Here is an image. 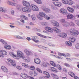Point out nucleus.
Returning <instances> with one entry per match:
<instances>
[{"label":"nucleus","instance_id":"473e14b6","mask_svg":"<svg viewBox=\"0 0 79 79\" xmlns=\"http://www.w3.org/2000/svg\"><path fill=\"white\" fill-rule=\"evenodd\" d=\"M51 69L52 70V71L54 73H56L58 72L57 70H56V69L54 67L52 68Z\"/></svg>","mask_w":79,"mask_h":79},{"label":"nucleus","instance_id":"6ab92c4d","mask_svg":"<svg viewBox=\"0 0 79 79\" xmlns=\"http://www.w3.org/2000/svg\"><path fill=\"white\" fill-rule=\"evenodd\" d=\"M43 73L45 75L47 76L46 77H47V78H49V77H50V74H49V73H48L47 72L44 71Z\"/></svg>","mask_w":79,"mask_h":79},{"label":"nucleus","instance_id":"5701e85b","mask_svg":"<svg viewBox=\"0 0 79 79\" xmlns=\"http://www.w3.org/2000/svg\"><path fill=\"white\" fill-rule=\"evenodd\" d=\"M67 9L70 13H73L74 12V9L73 8L70 7H67Z\"/></svg>","mask_w":79,"mask_h":79},{"label":"nucleus","instance_id":"9b49d317","mask_svg":"<svg viewBox=\"0 0 79 79\" xmlns=\"http://www.w3.org/2000/svg\"><path fill=\"white\" fill-rule=\"evenodd\" d=\"M1 69L4 73H7L8 72V69H7V68L5 67L4 66H2Z\"/></svg>","mask_w":79,"mask_h":79},{"label":"nucleus","instance_id":"72a5a7b5","mask_svg":"<svg viewBox=\"0 0 79 79\" xmlns=\"http://www.w3.org/2000/svg\"><path fill=\"white\" fill-rule=\"evenodd\" d=\"M62 2L63 3L68 4L69 3L68 0H62Z\"/></svg>","mask_w":79,"mask_h":79},{"label":"nucleus","instance_id":"7ed1b4c3","mask_svg":"<svg viewBox=\"0 0 79 79\" xmlns=\"http://www.w3.org/2000/svg\"><path fill=\"white\" fill-rule=\"evenodd\" d=\"M70 33L75 37L79 35V31L74 28H72L70 30Z\"/></svg>","mask_w":79,"mask_h":79},{"label":"nucleus","instance_id":"20e7f679","mask_svg":"<svg viewBox=\"0 0 79 79\" xmlns=\"http://www.w3.org/2000/svg\"><path fill=\"white\" fill-rule=\"evenodd\" d=\"M17 56L18 57H19L21 58L24 59V53L20 51H17Z\"/></svg>","mask_w":79,"mask_h":79},{"label":"nucleus","instance_id":"cd10ccee","mask_svg":"<svg viewBox=\"0 0 79 79\" xmlns=\"http://www.w3.org/2000/svg\"><path fill=\"white\" fill-rule=\"evenodd\" d=\"M20 17L22 18H23L24 19H25V20H27L28 19V18L26 17V16H25L24 15H21L20 16Z\"/></svg>","mask_w":79,"mask_h":79},{"label":"nucleus","instance_id":"58836bf2","mask_svg":"<svg viewBox=\"0 0 79 79\" xmlns=\"http://www.w3.org/2000/svg\"><path fill=\"white\" fill-rule=\"evenodd\" d=\"M65 20L64 19H62L60 20V22H61L62 25L65 22Z\"/></svg>","mask_w":79,"mask_h":79},{"label":"nucleus","instance_id":"f704fd0d","mask_svg":"<svg viewBox=\"0 0 79 79\" xmlns=\"http://www.w3.org/2000/svg\"><path fill=\"white\" fill-rule=\"evenodd\" d=\"M2 16H3V17H4V18H6V19H8V18H9V16L5 14H4L3 15H2Z\"/></svg>","mask_w":79,"mask_h":79},{"label":"nucleus","instance_id":"de8ad7c7","mask_svg":"<svg viewBox=\"0 0 79 79\" xmlns=\"http://www.w3.org/2000/svg\"><path fill=\"white\" fill-rule=\"evenodd\" d=\"M16 38H17V39H23V37L20 36H16Z\"/></svg>","mask_w":79,"mask_h":79},{"label":"nucleus","instance_id":"49530a36","mask_svg":"<svg viewBox=\"0 0 79 79\" xmlns=\"http://www.w3.org/2000/svg\"><path fill=\"white\" fill-rule=\"evenodd\" d=\"M63 33H60L58 34L57 35L59 37H62Z\"/></svg>","mask_w":79,"mask_h":79},{"label":"nucleus","instance_id":"79ce46f5","mask_svg":"<svg viewBox=\"0 0 79 79\" xmlns=\"http://www.w3.org/2000/svg\"><path fill=\"white\" fill-rule=\"evenodd\" d=\"M75 23L77 26H79V20H77L75 21Z\"/></svg>","mask_w":79,"mask_h":79},{"label":"nucleus","instance_id":"a878e982","mask_svg":"<svg viewBox=\"0 0 79 79\" xmlns=\"http://www.w3.org/2000/svg\"><path fill=\"white\" fill-rule=\"evenodd\" d=\"M25 79L26 78V77H28L29 79H34V78L32 77H31L30 76H28L27 74L25 73Z\"/></svg>","mask_w":79,"mask_h":79},{"label":"nucleus","instance_id":"5fc2aeb1","mask_svg":"<svg viewBox=\"0 0 79 79\" xmlns=\"http://www.w3.org/2000/svg\"><path fill=\"white\" fill-rule=\"evenodd\" d=\"M51 8L54 10H55V6L53 5H52L51 6Z\"/></svg>","mask_w":79,"mask_h":79},{"label":"nucleus","instance_id":"3c124183","mask_svg":"<svg viewBox=\"0 0 79 79\" xmlns=\"http://www.w3.org/2000/svg\"><path fill=\"white\" fill-rule=\"evenodd\" d=\"M35 31L36 32H40V30L36 28H35Z\"/></svg>","mask_w":79,"mask_h":79},{"label":"nucleus","instance_id":"338daca9","mask_svg":"<svg viewBox=\"0 0 79 79\" xmlns=\"http://www.w3.org/2000/svg\"><path fill=\"white\" fill-rule=\"evenodd\" d=\"M46 19L47 20H49V19H50V17H46Z\"/></svg>","mask_w":79,"mask_h":79},{"label":"nucleus","instance_id":"f8f14e48","mask_svg":"<svg viewBox=\"0 0 79 79\" xmlns=\"http://www.w3.org/2000/svg\"><path fill=\"white\" fill-rule=\"evenodd\" d=\"M60 12L63 15H66L67 14V10L64 9H61L60 10Z\"/></svg>","mask_w":79,"mask_h":79},{"label":"nucleus","instance_id":"6e6552de","mask_svg":"<svg viewBox=\"0 0 79 79\" xmlns=\"http://www.w3.org/2000/svg\"><path fill=\"white\" fill-rule=\"evenodd\" d=\"M24 52L26 53V55L27 56H29L30 55H32L33 53L30 51H28L27 49H25L24 50Z\"/></svg>","mask_w":79,"mask_h":79},{"label":"nucleus","instance_id":"8fccbe9b","mask_svg":"<svg viewBox=\"0 0 79 79\" xmlns=\"http://www.w3.org/2000/svg\"><path fill=\"white\" fill-rule=\"evenodd\" d=\"M46 77H44V76H41L40 77V79H45Z\"/></svg>","mask_w":79,"mask_h":79},{"label":"nucleus","instance_id":"a211bd4d","mask_svg":"<svg viewBox=\"0 0 79 79\" xmlns=\"http://www.w3.org/2000/svg\"><path fill=\"white\" fill-rule=\"evenodd\" d=\"M69 41L73 42V43H74L76 41V38L74 37H69Z\"/></svg>","mask_w":79,"mask_h":79},{"label":"nucleus","instance_id":"c03bdc74","mask_svg":"<svg viewBox=\"0 0 79 79\" xmlns=\"http://www.w3.org/2000/svg\"><path fill=\"white\" fill-rule=\"evenodd\" d=\"M57 66L58 67V69H59V70H61V66H60V65L59 64H57Z\"/></svg>","mask_w":79,"mask_h":79},{"label":"nucleus","instance_id":"603ef678","mask_svg":"<svg viewBox=\"0 0 79 79\" xmlns=\"http://www.w3.org/2000/svg\"><path fill=\"white\" fill-rule=\"evenodd\" d=\"M30 69L31 70H35V67L34 66H32L30 67Z\"/></svg>","mask_w":79,"mask_h":79},{"label":"nucleus","instance_id":"9d476101","mask_svg":"<svg viewBox=\"0 0 79 79\" xmlns=\"http://www.w3.org/2000/svg\"><path fill=\"white\" fill-rule=\"evenodd\" d=\"M9 54L11 56L13 57L14 58H15V59H17V60L19 59V58L17 57L16 55H15V54H14V53L13 52H9Z\"/></svg>","mask_w":79,"mask_h":79},{"label":"nucleus","instance_id":"6e6d98bb","mask_svg":"<svg viewBox=\"0 0 79 79\" xmlns=\"http://www.w3.org/2000/svg\"><path fill=\"white\" fill-rule=\"evenodd\" d=\"M31 18L32 19V20L34 21V20L35 19V16H31Z\"/></svg>","mask_w":79,"mask_h":79},{"label":"nucleus","instance_id":"f257e3e1","mask_svg":"<svg viewBox=\"0 0 79 79\" xmlns=\"http://www.w3.org/2000/svg\"><path fill=\"white\" fill-rule=\"evenodd\" d=\"M45 30H46V31H47L48 32H51V33H52V32H53V31L57 33V34L61 32V31L56 27H53V29L50 27H45Z\"/></svg>","mask_w":79,"mask_h":79},{"label":"nucleus","instance_id":"680f3d73","mask_svg":"<svg viewBox=\"0 0 79 79\" xmlns=\"http://www.w3.org/2000/svg\"><path fill=\"white\" fill-rule=\"evenodd\" d=\"M16 68H17V69H19V70H21V68L20 66H17L16 67Z\"/></svg>","mask_w":79,"mask_h":79},{"label":"nucleus","instance_id":"7c9ffc66","mask_svg":"<svg viewBox=\"0 0 79 79\" xmlns=\"http://www.w3.org/2000/svg\"><path fill=\"white\" fill-rule=\"evenodd\" d=\"M38 4H41L42 1L40 0H34Z\"/></svg>","mask_w":79,"mask_h":79},{"label":"nucleus","instance_id":"e433bc0d","mask_svg":"<svg viewBox=\"0 0 79 79\" xmlns=\"http://www.w3.org/2000/svg\"><path fill=\"white\" fill-rule=\"evenodd\" d=\"M41 24L43 25V26H47L48 24V23L46 22H42L41 23Z\"/></svg>","mask_w":79,"mask_h":79},{"label":"nucleus","instance_id":"052dcab7","mask_svg":"<svg viewBox=\"0 0 79 79\" xmlns=\"http://www.w3.org/2000/svg\"><path fill=\"white\" fill-rule=\"evenodd\" d=\"M59 26V23H58V22H56V24H54V26H57V27H58V26Z\"/></svg>","mask_w":79,"mask_h":79},{"label":"nucleus","instance_id":"4be33fe9","mask_svg":"<svg viewBox=\"0 0 79 79\" xmlns=\"http://www.w3.org/2000/svg\"><path fill=\"white\" fill-rule=\"evenodd\" d=\"M43 10L44 11H45L46 13H50V12H51L50 10L46 8H43Z\"/></svg>","mask_w":79,"mask_h":79},{"label":"nucleus","instance_id":"69168bd1","mask_svg":"<svg viewBox=\"0 0 79 79\" xmlns=\"http://www.w3.org/2000/svg\"><path fill=\"white\" fill-rule=\"evenodd\" d=\"M26 39L27 40H28V41H29L31 40V38L29 37L27 38Z\"/></svg>","mask_w":79,"mask_h":79},{"label":"nucleus","instance_id":"423d86ee","mask_svg":"<svg viewBox=\"0 0 79 79\" xmlns=\"http://www.w3.org/2000/svg\"><path fill=\"white\" fill-rule=\"evenodd\" d=\"M30 8L33 11H39V8H38L37 6L34 4L31 5Z\"/></svg>","mask_w":79,"mask_h":79},{"label":"nucleus","instance_id":"0e129e2a","mask_svg":"<svg viewBox=\"0 0 79 79\" xmlns=\"http://www.w3.org/2000/svg\"><path fill=\"white\" fill-rule=\"evenodd\" d=\"M2 44L4 45H6V44H7V43H6V42H5V40H4V41H3L2 43Z\"/></svg>","mask_w":79,"mask_h":79},{"label":"nucleus","instance_id":"4c0bfd02","mask_svg":"<svg viewBox=\"0 0 79 79\" xmlns=\"http://www.w3.org/2000/svg\"><path fill=\"white\" fill-rule=\"evenodd\" d=\"M67 36V34L66 33H62V38H64Z\"/></svg>","mask_w":79,"mask_h":79},{"label":"nucleus","instance_id":"c756f323","mask_svg":"<svg viewBox=\"0 0 79 79\" xmlns=\"http://www.w3.org/2000/svg\"><path fill=\"white\" fill-rule=\"evenodd\" d=\"M50 63L52 66H54V67H56V64H55L54 62L53 61H50Z\"/></svg>","mask_w":79,"mask_h":79},{"label":"nucleus","instance_id":"c85d7f7f","mask_svg":"<svg viewBox=\"0 0 79 79\" xmlns=\"http://www.w3.org/2000/svg\"><path fill=\"white\" fill-rule=\"evenodd\" d=\"M69 26H75V24L73 22H70L69 23Z\"/></svg>","mask_w":79,"mask_h":79},{"label":"nucleus","instance_id":"864d4df0","mask_svg":"<svg viewBox=\"0 0 79 79\" xmlns=\"http://www.w3.org/2000/svg\"><path fill=\"white\" fill-rule=\"evenodd\" d=\"M4 48H5V49H6V50H8V45H5L4 46Z\"/></svg>","mask_w":79,"mask_h":79},{"label":"nucleus","instance_id":"f03ea898","mask_svg":"<svg viewBox=\"0 0 79 79\" xmlns=\"http://www.w3.org/2000/svg\"><path fill=\"white\" fill-rule=\"evenodd\" d=\"M7 2L8 4H9L10 5H11L12 6H17V10H19V11H21V8H22V6L21 5L18 4H17L13 2L10 1L8 0L7 1Z\"/></svg>","mask_w":79,"mask_h":79},{"label":"nucleus","instance_id":"1a4fd4ad","mask_svg":"<svg viewBox=\"0 0 79 79\" xmlns=\"http://www.w3.org/2000/svg\"><path fill=\"white\" fill-rule=\"evenodd\" d=\"M22 3L24 6H27V7H29L30 6V4L26 1H22Z\"/></svg>","mask_w":79,"mask_h":79},{"label":"nucleus","instance_id":"b1692460","mask_svg":"<svg viewBox=\"0 0 79 79\" xmlns=\"http://www.w3.org/2000/svg\"><path fill=\"white\" fill-rule=\"evenodd\" d=\"M51 75L52 77H53L54 78V79H59V77H58V76H57V75H56V74L52 73Z\"/></svg>","mask_w":79,"mask_h":79},{"label":"nucleus","instance_id":"09e8293b","mask_svg":"<svg viewBox=\"0 0 79 79\" xmlns=\"http://www.w3.org/2000/svg\"><path fill=\"white\" fill-rule=\"evenodd\" d=\"M34 72V71H31L30 72V74L31 75V76H33Z\"/></svg>","mask_w":79,"mask_h":79},{"label":"nucleus","instance_id":"ea45409f","mask_svg":"<svg viewBox=\"0 0 79 79\" xmlns=\"http://www.w3.org/2000/svg\"><path fill=\"white\" fill-rule=\"evenodd\" d=\"M36 70H37V71H38V72H39V73H42V70H40V69H39L38 68H37L36 69Z\"/></svg>","mask_w":79,"mask_h":79},{"label":"nucleus","instance_id":"2eb2a0df","mask_svg":"<svg viewBox=\"0 0 79 79\" xmlns=\"http://www.w3.org/2000/svg\"><path fill=\"white\" fill-rule=\"evenodd\" d=\"M73 15L71 14H69L67 15V19H72L73 18Z\"/></svg>","mask_w":79,"mask_h":79},{"label":"nucleus","instance_id":"774afa93","mask_svg":"<svg viewBox=\"0 0 79 79\" xmlns=\"http://www.w3.org/2000/svg\"><path fill=\"white\" fill-rule=\"evenodd\" d=\"M24 61H25V62H26L27 63H28L29 62V60H27V59H24Z\"/></svg>","mask_w":79,"mask_h":79},{"label":"nucleus","instance_id":"39448f33","mask_svg":"<svg viewBox=\"0 0 79 79\" xmlns=\"http://www.w3.org/2000/svg\"><path fill=\"white\" fill-rule=\"evenodd\" d=\"M22 10L23 12H25V13H29V12H31V9L29 7L23 8H22Z\"/></svg>","mask_w":79,"mask_h":79},{"label":"nucleus","instance_id":"e2e57ef3","mask_svg":"<svg viewBox=\"0 0 79 79\" xmlns=\"http://www.w3.org/2000/svg\"><path fill=\"white\" fill-rule=\"evenodd\" d=\"M20 21H21V22H22V23H23V24H24L25 23L24 20L23 19H21Z\"/></svg>","mask_w":79,"mask_h":79},{"label":"nucleus","instance_id":"bf43d9fd","mask_svg":"<svg viewBox=\"0 0 79 79\" xmlns=\"http://www.w3.org/2000/svg\"><path fill=\"white\" fill-rule=\"evenodd\" d=\"M37 76V73H36L34 71V73H33V76L34 77H35V76Z\"/></svg>","mask_w":79,"mask_h":79},{"label":"nucleus","instance_id":"4468645a","mask_svg":"<svg viewBox=\"0 0 79 79\" xmlns=\"http://www.w3.org/2000/svg\"><path fill=\"white\" fill-rule=\"evenodd\" d=\"M6 11L7 10L6 8L3 7L0 8V12L1 13H6Z\"/></svg>","mask_w":79,"mask_h":79},{"label":"nucleus","instance_id":"f3484780","mask_svg":"<svg viewBox=\"0 0 79 79\" xmlns=\"http://www.w3.org/2000/svg\"><path fill=\"white\" fill-rule=\"evenodd\" d=\"M34 62L36 64H40V60L37 58H35L34 59Z\"/></svg>","mask_w":79,"mask_h":79},{"label":"nucleus","instance_id":"a18cd8bd","mask_svg":"<svg viewBox=\"0 0 79 79\" xmlns=\"http://www.w3.org/2000/svg\"><path fill=\"white\" fill-rule=\"evenodd\" d=\"M76 48L78 49L79 48V43H77L75 45Z\"/></svg>","mask_w":79,"mask_h":79},{"label":"nucleus","instance_id":"393cba45","mask_svg":"<svg viewBox=\"0 0 79 79\" xmlns=\"http://www.w3.org/2000/svg\"><path fill=\"white\" fill-rule=\"evenodd\" d=\"M62 25L64 27H69V22H65Z\"/></svg>","mask_w":79,"mask_h":79},{"label":"nucleus","instance_id":"bb28decb","mask_svg":"<svg viewBox=\"0 0 79 79\" xmlns=\"http://www.w3.org/2000/svg\"><path fill=\"white\" fill-rule=\"evenodd\" d=\"M31 40H32L33 42L35 41V40L37 39V37L36 36H31Z\"/></svg>","mask_w":79,"mask_h":79},{"label":"nucleus","instance_id":"c9c22d12","mask_svg":"<svg viewBox=\"0 0 79 79\" xmlns=\"http://www.w3.org/2000/svg\"><path fill=\"white\" fill-rule=\"evenodd\" d=\"M22 66H24V67H25V68H28L29 66H28V64H25L24 63H22Z\"/></svg>","mask_w":79,"mask_h":79},{"label":"nucleus","instance_id":"a19ab883","mask_svg":"<svg viewBox=\"0 0 79 79\" xmlns=\"http://www.w3.org/2000/svg\"><path fill=\"white\" fill-rule=\"evenodd\" d=\"M21 77H23V78H24L25 79V73H21Z\"/></svg>","mask_w":79,"mask_h":79},{"label":"nucleus","instance_id":"ddd939ff","mask_svg":"<svg viewBox=\"0 0 79 79\" xmlns=\"http://www.w3.org/2000/svg\"><path fill=\"white\" fill-rule=\"evenodd\" d=\"M53 4L55 6H57L60 7L61 6V5H62V4L61 3L59 2H53Z\"/></svg>","mask_w":79,"mask_h":79},{"label":"nucleus","instance_id":"2f4dec72","mask_svg":"<svg viewBox=\"0 0 79 79\" xmlns=\"http://www.w3.org/2000/svg\"><path fill=\"white\" fill-rule=\"evenodd\" d=\"M36 34L38 35V36L41 37H44V38H47V36L44 35H43L39 33H37Z\"/></svg>","mask_w":79,"mask_h":79},{"label":"nucleus","instance_id":"13d9d810","mask_svg":"<svg viewBox=\"0 0 79 79\" xmlns=\"http://www.w3.org/2000/svg\"><path fill=\"white\" fill-rule=\"evenodd\" d=\"M56 21L54 20L52 21V24L54 26H55V24H56Z\"/></svg>","mask_w":79,"mask_h":79},{"label":"nucleus","instance_id":"4d7b16f0","mask_svg":"<svg viewBox=\"0 0 79 79\" xmlns=\"http://www.w3.org/2000/svg\"><path fill=\"white\" fill-rule=\"evenodd\" d=\"M64 65L66 66V67H69V65L67 63L64 64Z\"/></svg>","mask_w":79,"mask_h":79},{"label":"nucleus","instance_id":"37998d69","mask_svg":"<svg viewBox=\"0 0 79 79\" xmlns=\"http://www.w3.org/2000/svg\"><path fill=\"white\" fill-rule=\"evenodd\" d=\"M69 5H73V3H74V2L73 1H70L68 2Z\"/></svg>","mask_w":79,"mask_h":79},{"label":"nucleus","instance_id":"0eeeda50","mask_svg":"<svg viewBox=\"0 0 79 79\" xmlns=\"http://www.w3.org/2000/svg\"><path fill=\"white\" fill-rule=\"evenodd\" d=\"M9 63H10L12 66H16V63L14 60H13L10 59H9L7 60Z\"/></svg>","mask_w":79,"mask_h":79},{"label":"nucleus","instance_id":"dca6fc26","mask_svg":"<svg viewBox=\"0 0 79 79\" xmlns=\"http://www.w3.org/2000/svg\"><path fill=\"white\" fill-rule=\"evenodd\" d=\"M39 15L41 17H43L44 18H45L47 15L44 13L41 12L39 13Z\"/></svg>","mask_w":79,"mask_h":79},{"label":"nucleus","instance_id":"aec40b11","mask_svg":"<svg viewBox=\"0 0 79 79\" xmlns=\"http://www.w3.org/2000/svg\"><path fill=\"white\" fill-rule=\"evenodd\" d=\"M0 52L2 56L7 55V52L5 50H1L0 51Z\"/></svg>","mask_w":79,"mask_h":79},{"label":"nucleus","instance_id":"412c9836","mask_svg":"<svg viewBox=\"0 0 79 79\" xmlns=\"http://www.w3.org/2000/svg\"><path fill=\"white\" fill-rule=\"evenodd\" d=\"M65 44L67 46H69V47H71L72 46V43L70 41H66L65 42Z\"/></svg>","mask_w":79,"mask_h":79}]
</instances>
